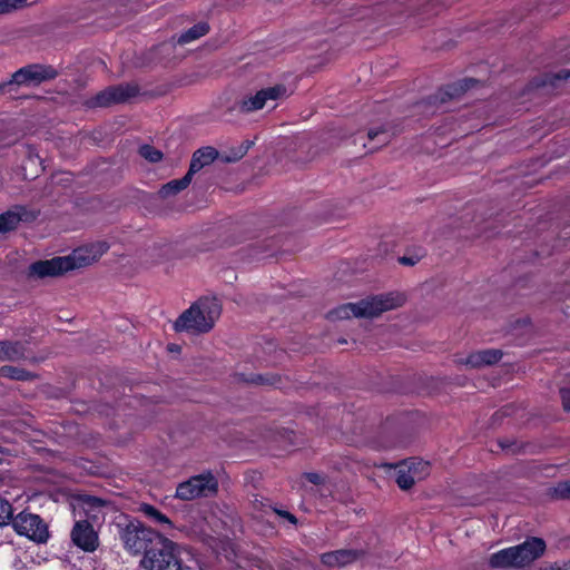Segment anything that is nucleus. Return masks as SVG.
<instances>
[{
	"label": "nucleus",
	"mask_w": 570,
	"mask_h": 570,
	"mask_svg": "<svg viewBox=\"0 0 570 570\" xmlns=\"http://www.w3.org/2000/svg\"><path fill=\"white\" fill-rule=\"evenodd\" d=\"M179 547L167 538H159L156 548L146 552L142 566L147 570H181Z\"/></svg>",
	"instance_id": "nucleus-4"
},
{
	"label": "nucleus",
	"mask_w": 570,
	"mask_h": 570,
	"mask_svg": "<svg viewBox=\"0 0 570 570\" xmlns=\"http://www.w3.org/2000/svg\"><path fill=\"white\" fill-rule=\"evenodd\" d=\"M420 261L419 256H402L399 258V262L403 265H415Z\"/></svg>",
	"instance_id": "nucleus-33"
},
{
	"label": "nucleus",
	"mask_w": 570,
	"mask_h": 570,
	"mask_svg": "<svg viewBox=\"0 0 570 570\" xmlns=\"http://www.w3.org/2000/svg\"><path fill=\"white\" fill-rule=\"evenodd\" d=\"M169 350H170V351H175V350H176V346H175V347H174V346H170V347H169Z\"/></svg>",
	"instance_id": "nucleus-39"
},
{
	"label": "nucleus",
	"mask_w": 570,
	"mask_h": 570,
	"mask_svg": "<svg viewBox=\"0 0 570 570\" xmlns=\"http://www.w3.org/2000/svg\"><path fill=\"white\" fill-rule=\"evenodd\" d=\"M136 94L137 89L134 86L127 85L112 87L97 95L96 105L107 106L112 102H121L135 96Z\"/></svg>",
	"instance_id": "nucleus-16"
},
{
	"label": "nucleus",
	"mask_w": 570,
	"mask_h": 570,
	"mask_svg": "<svg viewBox=\"0 0 570 570\" xmlns=\"http://www.w3.org/2000/svg\"><path fill=\"white\" fill-rule=\"evenodd\" d=\"M119 534L125 548L134 554L146 553L149 551V544L154 541L159 542V538H163L158 532L136 519L128 520L120 529Z\"/></svg>",
	"instance_id": "nucleus-5"
},
{
	"label": "nucleus",
	"mask_w": 570,
	"mask_h": 570,
	"mask_svg": "<svg viewBox=\"0 0 570 570\" xmlns=\"http://www.w3.org/2000/svg\"><path fill=\"white\" fill-rule=\"evenodd\" d=\"M21 217L13 212H7L0 215V233H6L16 228Z\"/></svg>",
	"instance_id": "nucleus-22"
},
{
	"label": "nucleus",
	"mask_w": 570,
	"mask_h": 570,
	"mask_svg": "<svg viewBox=\"0 0 570 570\" xmlns=\"http://www.w3.org/2000/svg\"><path fill=\"white\" fill-rule=\"evenodd\" d=\"M108 250L106 242H97L76 248L70 255L65 256L70 265V271L86 267L98 261Z\"/></svg>",
	"instance_id": "nucleus-11"
},
{
	"label": "nucleus",
	"mask_w": 570,
	"mask_h": 570,
	"mask_svg": "<svg viewBox=\"0 0 570 570\" xmlns=\"http://www.w3.org/2000/svg\"><path fill=\"white\" fill-rule=\"evenodd\" d=\"M33 0H6L8 4V12L22 7L23 4L31 3Z\"/></svg>",
	"instance_id": "nucleus-29"
},
{
	"label": "nucleus",
	"mask_w": 570,
	"mask_h": 570,
	"mask_svg": "<svg viewBox=\"0 0 570 570\" xmlns=\"http://www.w3.org/2000/svg\"><path fill=\"white\" fill-rule=\"evenodd\" d=\"M430 473V464L426 461L411 459L397 465L396 483L403 489L407 490L416 481L425 479Z\"/></svg>",
	"instance_id": "nucleus-10"
},
{
	"label": "nucleus",
	"mask_w": 570,
	"mask_h": 570,
	"mask_svg": "<svg viewBox=\"0 0 570 570\" xmlns=\"http://www.w3.org/2000/svg\"><path fill=\"white\" fill-rule=\"evenodd\" d=\"M218 156V151L213 147H204L194 153L188 173L193 176L203 167L212 164Z\"/></svg>",
	"instance_id": "nucleus-17"
},
{
	"label": "nucleus",
	"mask_w": 570,
	"mask_h": 570,
	"mask_svg": "<svg viewBox=\"0 0 570 570\" xmlns=\"http://www.w3.org/2000/svg\"><path fill=\"white\" fill-rule=\"evenodd\" d=\"M209 30V27L207 23H197L189 28L187 31L181 33L177 40L178 43L184 45L191 42L203 36H205Z\"/></svg>",
	"instance_id": "nucleus-21"
},
{
	"label": "nucleus",
	"mask_w": 570,
	"mask_h": 570,
	"mask_svg": "<svg viewBox=\"0 0 570 570\" xmlns=\"http://www.w3.org/2000/svg\"><path fill=\"white\" fill-rule=\"evenodd\" d=\"M70 271V265L65 256L51 259L38 261L29 266L28 275L32 278L56 277Z\"/></svg>",
	"instance_id": "nucleus-13"
},
{
	"label": "nucleus",
	"mask_w": 570,
	"mask_h": 570,
	"mask_svg": "<svg viewBox=\"0 0 570 570\" xmlns=\"http://www.w3.org/2000/svg\"><path fill=\"white\" fill-rule=\"evenodd\" d=\"M570 564V561L569 562H564L563 563V567H559L557 563L554 564L556 567H551V570H566L568 568V566Z\"/></svg>",
	"instance_id": "nucleus-38"
},
{
	"label": "nucleus",
	"mask_w": 570,
	"mask_h": 570,
	"mask_svg": "<svg viewBox=\"0 0 570 570\" xmlns=\"http://www.w3.org/2000/svg\"><path fill=\"white\" fill-rule=\"evenodd\" d=\"M99 528L88 520L75 519L70 533L72 543L86 552L96 551L99 547Z\"/></svg>",
	"instance_id": "nucleus-9"
},
{
	"label": "nucleus",
	"mask_w": 570,
	"mask_h": 570,
	"mask_svg": "<svg viewBox=\"0 0 570 570\" xmlns=\"http://www.w3.org/2000/svg\"><path fill=\"white\" fill-rule=\"evenodd\" d=\"M459 362L471 367H481L484 365L481 351L472 353L465 360H460Z\"/></svg>",
	"instance_id": "nucleus-26"
},
{
	"label": "nucleus",
	"mask_w": 570,
	"mask_h": 570,
	"mask_svg": "<svg viewBox=\"0 0 570 570\" xmlns=\"http://www.w3.org/2000/svg\"><path fill=\"white\" fill-rule=\"evenodd\" d=\"M368 139L371 141L377 139V142L380 145H385L390 140V134L385 130H370L368 131Z\"/></svg>",
	"instance_id": "nucleus-28"
},
{
	"label": "nucleus",
	"mask_w": 570,
	"mask_h": 570,
	"mask_svg": "<svg viewBox=\"0 0 570 570\" xmlns=\"http://www.w3.org/2000/svg\"><path fill=\"white\" fill-rule=\"evenodd\" d=\"M484 365H491L500 361L502 354L499 350L481 351Z\"/></svg>",
	"instance_id": "nucleus-27"
},
{
	"label": "nucleus",
	"mask_w": 570,
	"mask_h": 570,
	"mask_svg": "<svg viewBox=\"0 0 570 570\" xmlns=\"http://www.w3.org/2000/svg\"><path fill=\"white\" fill-rule=\"evenodd\" d=\"M568 78H570V70L562 71V72L557 75V79H568Z\"/></svg>",
	"instance_id": "nucleus-37"
},
{
	"label": "nucleus",
	"mask_w": 570,
	"mask_h": 570,
	"mask_svg": "<svg viewBox=\"0 0 570 570\" xmlns=\"http://www.w3.org/2000/svg\"><path fill=\"white\" fill-rule=\"evenodd\" d=\"M139 154L141 157H144L146 160L150 163H157L163 158L161 151L154 148L150 145H142L139 148Z\"/></svg>",
	"instance_id": "nucleus-24"
},
{
	"label": "nucleus",
	"mask_w": 570,
	"mask_h": 570,
	"mask_svg": "<svg viewBox=\"0 0 570 570\" xmlns=\"http://www.w3.org/2000/svg\"><path fill=\"white\" fill-rule=\"evenodd\" d=\"M405 299V295L399 292L368 296L357 303H346L337 306L330 313V317L332 320H348L351 317L373 318L384 312L401 307Z\"/></svg>",
	"instance_id": "nucleus-1"
},
{
	"label": "nucleus",
	"mask_w": 570,
	"mask_h": 570,
	"mask_svg": "<svg viewBox=\"0 0 570 570\" xmlns=\"http://www.w3.org/2000/svg\"><path fill=\"white\" fill-rule=\"evenodd\" d=\"M191 177L193 176L187 173L183 178L167 183L160 188L159 195L165 198L178 194L179 191L187 188L191 181Z\"/></svg>",
	"instance_id": "nucleus-19"
},
{
	"label": "nucleus",
	"mask_w": 570,
	"mask_h": 570,
	"mask_svg": "<svg viewBox=\"0 0 570 570\" xmlns=\"http://www.w3.org/2000/svg\"><path fill=\"white\" fill-rule=\"evenodd\" d=\"M305 478L311 482V483H314V484H321L323 483L324 481V478L316 473V472H309V473H306L305 474Z\"/></svg>",
	"instance_id": "nucleus-32"
},
{
	"label": "nucleus",
	"mask_w": 570,
	"mask_h": 570,
	"mask_svg": "<svg viewBox=\"0 0 570 570\" xmlns=\"http://www.w3.org/2000/svg\"><path fill=\"white\" fill-rule=\"evenodd\" d=\"M73 518L88 520L90 523L101 525L105 521L108 502L92 495L78 494L71 499Z\"/></svg>",
	"instance_id": "nucleus-6"
},
{
	"label": "nucleus",
	"mask_w": 570,
	"mask_h": 570,
	"mask_svg": "<svg viewBox=\"0 0 570 570\" xmlns=\"http://www.w3.org/2000/svg\"><path fill=\"white\" fill-rule=\"evenodd\" d=\"M56 72L50 67L40 65H32L19 69L13 73L12 79L4 85V87L18 86H35L43 80L55 78Z\"/></svg>",
	"instance_id": "nucleus-12"
},
{
	"label": "nucleus",
	"mask_w": 570,
	"mask_h": 570,
	"mask_svg": "<svg viewBox=\"0 0 570 570\" xmlns=\"http://www.w3.org/2000/svg\"><path fill=\"white\" fill-rule=\"evenodd\" d=\"M362 552L354 549H341L323 553L321 561L326 567H344L358 560Z\"/></svg>",
	"instance_id": "nucleus-15"
},
{
	"label": "nucleus",
	"mask_w": 570,
	"mask_h": 570,
	"mask_svg": "<svg viewBox=\"0 0 570 570\" xmlns=\"http://www.w3.org/2000/svg\"><path fill=\"white\" fill-rule=\"evenodd\" d=\"M0 376L20 381L26 380L28 377V373L14 366H2L0 368Z\"/></svg>",
	"instance_id": "nucleus-23"
},
{
	"label": "nucleus",
	"mask_w": 570,
	"mask_h": 570,
	"mask_svg": "<svg viewBox=\"0 0 570 570\" xmlns=\"http://www.w3.org/2000/svg\"><path fill=\"white\" fill-rule=\"evenodd\" d=\"M556 491L562 498H570V482L559 484Z\"/></svg>",
	"instance_id": "nucleus-30"
},
{
	"label": "nucleus",
	"mask_w": 570,
	"mask_h": 570,
	"mask_svg": "<svg viewBox=\"0 0 570 570\" xmlns=\"http://www.w3.org/2000/svg\"><path fill=\"white\" fill-rule=\"evenodd\" d=\"M218 483L212 473L195 475L178 484L176 498L180 500H194L200 497L213 495L217 492Z\"/></svg>",
	"instance_id": "nucleus-7"
},
{
	"label": "nucleus",
	"mask_w": 570,
	"mask_h": 570,
	"mask_svg": "<svg viewBox=\"0 0 570 570\" xmlns=\"http://www.w3.org/2000/svg\"><path fill=\"white\" fill-rule=\"evenodd\" d=\"M275 512L277 514H279L281 517L287 519L291 523H293V524L297 523L296 518L292 513H289L287 511H282V510H275Z\"/></svg>",
	"instance_id": "nucleus-35"
},
{
	"label": "nucleus",
	"mask_w": 570,
	"mask_h": 570,
	"mask_svg": "<svg viewBox=\"0 0 570 570\" xmlns=\"http://www.w3.org/2000/svg\"><path fill=\"white\" fill-rule=\"evenodd\" d=\"M222 313V306L215 297H204L193 304L174 323L177 332L191 331L205 333L213 328Z\"/></svg>",
	"instance_id": "nucleus-2"
},
{
	"label": "nucleus",
	"mask_w": 570,
	"mask_h": 570,
	"mask_svg": "<svg viewBox=\"0 0 570 570\" xmlns=\"http://www.w3.org/2000/svg\"><path fill=\"white\" fill-rule=\"evenodd\" d=\"M247 149H248V146L245 148L240 147L239 150L234 156H226L224 158V160L227 163L236 161V160L240 159L246 154Z\"/></svg>",
	"instance_id": "nucleus-31"
},
{
	"label": "nucleus",
	"mask_w": 570,
	"mask_h": 570,
	"mask_svg": "<svg viewBox=\"0 0 570 570\" xmlns=\"http://www.w3.org/2000/svg\"><path fill=\"white\" fill-rule=\"evenodd\" d=\"M285 94V88L281 86L269 87L257 91L254 96L247 97L239 102V110L252 112L264 108L267 101L276 100Z\"/></svg>",
	"instance_id": "nucleus-14"
},
{
	"label": "nucleus",
	"mask_w": 570,
	"mask_h": 570,
	"mask_svg": "<svg viewBox=\"0 0 570 570\" xmlns=\"http://www.w3.org/2000/svg\"><path fill=\"white\" fill-rule=\"evenodd\" d=\"M8 12V4L6 0H0V14Z\"/></svg>",
	"instance_id": "nucleus-36"
},
{
	"label": "nucleus",
	"mask_w": 570,
	"mask_h": 570,
	"mask_svg": "<svg viewBox=\"0 0 570 570\" xmlns=\"http://www.w3.org/2000/svg\"><path fill=\"white\" fill-rule=\"evenodd\" d=\"M24 355V347L20 343L0 342V361L19 360Z\"/></svg>",
	"instance_id": "nucleus-20"
},
{
	"label": "nucleus",
	"mask_w": 570,
	"mask_h": 570,
	"mask_svg": "<svg viewBox=\"0 0 570 570\" xmlns=\"http://www.w3.org/2000/svg\"><path fill=\"white\" fill-rule=\"evenodd\" d=\"M139 511L146 518H148L151 522H154L156 524L164 525L165 528H168V529L173 528V523L168 519V517L165 515L164 513H161L155 507H153V505H150L148 503H142V504L139 505Z\"/></svg>",
	"instance_id": "nucleus-18"
},
{
	"label": "nucleus",
	"mask_w": 570,
	"mask_h": 570,
	"mask_svg": "<svg viewBox=\"0 0 570 570\" xmlns=\"http://www.w3.org/2000/svg\"><path fill=\"white\" fill-rule=\"evenodd\" d=\"M546 550V542L539 538H530L523 543L502 549L489 559L492 568H524L539 559Z\"/></svg>",
	"instance_id": "nucleus-3"
},
{
	"label": "nucleus",
	"mask_w": 570,
	"mask_h": 570,
	"mask_svg": "<svg viewBox=\"0 0 570 570\" xmlns=\"http://www.w3.org/2000/svg\"><path fill=\"white\" fill-rule=\"evenodd\" d=\"M561 399L563 406L567 411H570V389H564L561 391Z\"/></svg>",
	"instance_id": "nucleus-34"
},
{
	"label": "nucleus",
	"mask_w": 570,
	"mask_h": 570,
	"mask_svg": "<svg viewBox=\"0 0 570 570\" xmlns=\"http://www.w3.org/2000/svg\"><path fill=\"white\" fill-rule=\"evenodd\" d=\"M12 525L18 534L35 542L43 543L49 538L47 524L37 514L20 512L12 520Z\"/></svg>",
	"instance_id": "nucleus-8"
},
{
	"label": "nucleus",
	"mask_w": 570,
	"mask_h": 570,
	"mask_svg": "<svg viewBox=\"0 0 570 570\" xmlns=\"http://www.w3.org/2000/svg\"><path fill=\"white\" fill-rule=\"evenodd\" d=\"M12 518V508L8 500L0 497V527Z\"/></svg>",
	"instance_id": "nucleus-25"
}]
</instances>
